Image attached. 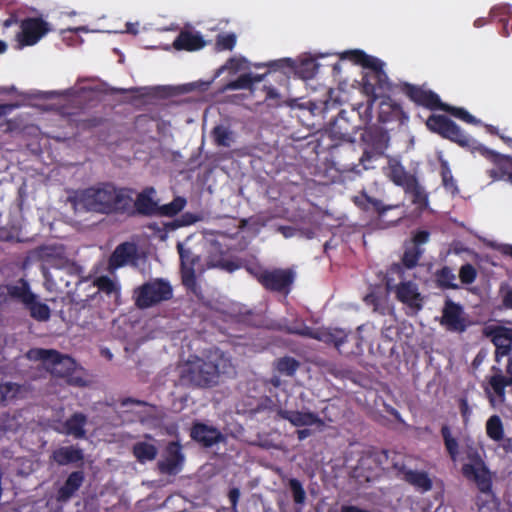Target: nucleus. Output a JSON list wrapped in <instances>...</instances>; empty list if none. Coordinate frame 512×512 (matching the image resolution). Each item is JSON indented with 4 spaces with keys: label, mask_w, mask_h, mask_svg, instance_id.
<instances>
[{
    "label": "nucleus",
    "mask_w": 512,
    "mask_h": 512,
    "mask_svg": "<svg viewBox=\"0 0 512 512\" xmlns=\"http://www.w3.org/2000/svg\"><path fill=\"white\" fill-rule=\"evenodd\" d=\"M440 110L445 111L468 124H480V120L476 119L473 115H471L466 109L462 107H454L446 103H443Z\"/></svg>",
    "instance_id": "nucleus-47"
},
{
    "label": "nucleus",
    "mask_w": 512,
    "mask_h": 512,
    "mask_svg": "<svg viewBox=\"0 0 512 512\" xmlns=\"http://www.w3.org/2000/svg\"><path fill=\"white\" fill-rule=\"evenodd\" d=\"M376 98L369 97L366 103H360L352 109V113L359 118L361 125H368L372 120V108Z\"/></svg>",
    "instance_id": "nucleus-46"
},
{
    "label": "nucleus",
    "mask_w": 512,
    "mask_h": 512,
    "mask_svg": "<svg viewBox=\"0 0 512 512\" xmlns=\"http://www.w3.org/2000/svg\"><path fill=\"white\" fill-rule=\"evenodd\" d=\"M486 434L495 441L500 442L504 438V428L501 418L498 415H492L486 422Z\"/></svg>",
    "instance_id": "nucleus-44"
},
{
    "label": "nucleus",
    "mask_w": 512,
    "mask_h": 512,
    "mask_svg": "<svg viewBox=\"0 0 512 512\" xmlns=\"http://www.w3.org/2000/svg\"><path fill=\"white\" fill-rule=\"evenodd\" d=\"M211 138L217 147L229 148L236 140V133L230 126L219 124L211 130Z\"/></svg>",
    "instance_id": "nucleus-34"
},
{
    "label": "nucleus",
    "mask_w": 512,
    "mask_h": 512,
    "mask_svg": "<svg viewBox=\"0 0 512 512\" xmlns=\"http://www.w3.org/2000/svg\"><path fill=\"white\" fill-rule=\"evenodd\" d=\"M355 64L369 69L362 77V87L368 97L377 98V91L384 90L388 86V76L384 71V63L374 56L366 54L362 50H352L344 53Z\"/></svg>",
    "instance_id": "nucleus-2"
},
{
    "label": "nucleus",
    "mask_w": 512,
    "mask_h": 512,
    "mask_svg": "<svg viewBox=\"0 0 512 512\" xmlns=\"http://www.w3.org/2000/svg\"><path fill=\"white\" fill-rule=\"evenodd\" d=\"M133 456L141 464L155 460L158 454V449L154 444L140 441L132 447Z\"/></svg>",
    "instance_id": "nucleus-37"
},
{
    "label": "nucleus",
    "mask_w": 512,
    "mask_h": 512,
    "mask_svg": "<svg viewBox=\"0 0 512 512\" xmlns=\"http://www.w3.org/2000/svg\"><path fill=\"white\" fill-rule=\"evenodd\" d=\"M364 302L367 306H371L374 312L386 315L389 311L388 294L380 289L370 291L365 297Z\"/></svg>",
    "instance_id": "nucleus-35"
},
{
    "label": "nucleus",
    "mask_w": 512,
    "mask_h": 512,
    "mask_svg": "<svg viewBox=\"0 0 512 512\" xmlns=\"http://www.w3.org/2000/svg\"><path fill=\"white\" fill-rule=\"evenodd\" d=\"M392 276L387 274V291L395 292L397 300L405 304L414 313L420 311L423 307V297L418 290L417 284L412 281H405V278L399 279L400 283L395 284V279Z\"/></svg>",
    "instance_id": "nucleus-11"
},
{
    "label": "nucleus",
    "mask_w": 512,
    "mask_h": 512,
    "mask_svg": "<svg viewBox=\"0 0 512 512\" xmlns=\"http://www.w3.org/2000/svg\"><path fill=\"white\" fill-rule=\"evenodd\" d=\"M205 46V40L199 33L181 31L173 42L176 50L197 51Z\"/></svg>",
    "instance_id": "nucleus-28"
},
{
    "label": "nucleus",
    "mask_w": 512,
    "mask_h": 512,
    "mask_svg": "<svg viewBox=\"0 0 512 512\" xmlns=\"http://www.w3.org/2000/svg\"><path fill=\"white\" fill-rule=\"evenodd\" d=\"M275 369L283 375L294 376L300 367V362L291 356L280 357L274 362Z\"/></svg>",
    "instance_id": "nucleus-43"
},
{
    "label": "nucleus",
    "mask_w": 512,
    "mask_h": 512,
    "mask_svg": "<svg viewBox=\"0 0 512 512\" xmlns=\"http://www.w3.org/2000/svg\"><path fill=\"white\" fill-rule=\"evenodd\" d=\"M180 228L185 226H190L195 224L198 221L202 220V216L199 214H195L192 212H185L181 214L180 217L177 218Z\"/></svg>",
    "instance_id": "nucleus-61"
},
{
    "label": "nucleus",
    "mask_w": 512,
    "mask_h": 512,
    "mask_svg": "<svg viewBox=\"0 0 512 512\" xmlns=\"http://www.w3.org/2000/svg\"><path fill=\"white\" fill-rule=\"evenodd\" d=\"M49 365L48 369L52 376L64 379L66 384L74 387H85L87 385L82 369L77 367L76 362L71 357L58 352V356L51 358Z\"/></svg>",
    "instance_id": "nucleus-9"
},
{
    "label": "nucleus",
    "mask_w": 512,
    "mask_h": 512,
    "mask_svg": "<svg viewBox=\"0 0 512 512\" xmlns=\"http://www.w3.org/2000/svg\"><path fill=\"white\" fill-rule=\"evenodd\" d=\"M263 66L270 68V71H284L285 69L292 70L294 68V61L290 58H282L274 61H270Z\"/></svg>",
    "instance_id": "nucleus-57"
},
{
    "label": "nucleus",
    "mask_w": 512,
    "mask_h": 512,
    "mask_svg": "<svg viewBox=\"0 0 512 512\" xmlns=\"http://www.w3.org/2000/svg\"><path fill=\"white\" fill-rule=\"evenodd\" d=\"M23 386L10 381L0 380V406H8L22 398Z\"/></svg>",
    "instance_id": "nucleus-32"
},
{
    "label": "nucleus",
    "mask_w": 512,
    "mask_h": 512,
    "mask_svg": "<svg viewBox=\"0 0 512 512\" xmlns=\"http://www.w3.org/2000/svg\"><path fill=\"white\" fill-rule=\"evenodd\" d=\"M84 480L85 475L83 471L71 472L64 484L57 490L56 500L60 503L68 502L83 485Z\"/></svg>",
    "instance_id": "nucleus-23"
},
{
    "label": "nucleus",
    "mask_w": 512,
    "mask_h": 512,
    "mask_svg": "<svg viewBox=\"0 0 512 512\" xmlns=\"http://www.w3.org/2000/svg\"><path fill=\"white\" fill-rule=\"evenodd\" d=\"M386 174L395 185L400 186L403 189L417 178L415 175L409 173L396 159L389 160L388 172Z\"/></svg>",
    "instance_id": "nucleus-27"
},
{
    "label": "nucleus",
    "mask_w": 512,
    "mask_h": 512,
    "mask_svg": "<svg viewBox=\"0 0 512 512\" xmlns=\"http://www.w3.org/2000/svg\"><path fill=\"white\" fill-rule=\"evenodd\" d=\"M441 177L442 184L446 189L456 188V183L454 181L452 172L448 167L447 163H443L441 165Z\"/></svg>",
    "instance_id": "nucleus-60"
},
{
    "label": "nucleus",
    "mask_w": 512,
    "mask_h": 512,
    "mask_svg": "<svg viewBox=\"0 0 512 512\" xmlns=\"http://www.w3.org/2000/svg\"><path fill=\"white\" fill-rule=\"evenodd\" d=\"M236 44V36L233 33L218 35L216 47L219 50H232Z\"/></svg>",
    "instance_id": "nucleus-56"
},
{
    "label": "nucleus",
    "mask_w": 512,
    "mask_h": 512,
    "mask_svg": "<svg viewBox=\"0 0 512 512\" xmlns=\"http://www.w3.org/2000/svg\"><path fill=\"white\" fill-rule=\"evenodd\" d=\"M495 361L497 363H500L501 358L505 356H510L511 350H512V344H504V345H498L495 346Z\"/></svg>",
    "instance_id": "nucleus-62"
},
{
    "label": "nucleus",
    "mask_w": 512,
    "mask_h": 512,
    "mask_svg": "<svg viewBox=\"0 0 512 512\" xmlns=\"http://www.w3.org/2000/svg\"><path fill=\"white\" fill-rule=\"evenodd\" d=\"M465 455L469 462L462 465V475L474 481L481 493L494 497L492 475L479 450L473 444L466 445Z\"/></svg>",
    "instance_id": "nucleus-4"
},
{
    "label": "nucleus",
    "mask_w": 512,
    "mask_h": 512,
    "mask_svg": "<svg viewBox=\"0 0 512 512\" xmlns=\"http://www.w3.org/2000/svg\"><path fill=\"white\" fill-rule=\"evenodd\" d=\"M190 437L205 448L226 441L225 435L218 428L198 421L192 424Z\"/></svg>",
    "instance_id": "nucleus-20"
},
{
    "label": "nucleus",
    "mask_w": 512,
    "mask_h": 512,
    "mask_svg": "<svg viewBox=\"0 0 512 512\" xmlns=\"http://www.w3.org/2000/svg\"><path fill=\"white\" fill-rule=\"evenodd\" d=\"M316 340L333 345L340 354L345 356L356 353L354 346L357 349L360 348V337L340 328H318Z\"/></svg>",
    "instance_id": "nucleus-8"
},
{
    "label": "nucleus",
    "mask_w": 512,
    "mask_h": 512,
    "mask_svg": "<svg viewBox=\"0 0 512 512\" xmlns=\"http://www.w3.org/2000/svg\"><path fill=\"white\" fill-rule=\"evenodd\" d=\"M476 277L477 271L472 264L466 263L461 266L459 270V278L462 284H472L476 280Z\"/></svg>",
    "instance_id": "nucleus-55"
},
{
    "label": "nucleus",
    "mask_w": 512,
    "mask_h": 512,
    "mask_svg": "<svg viewBox=\"0 0 512 512\" xmlns=\"http://www.w3.org/2000/svg\"><path fill=\"white\" fill-rule=\"evenodd\" d=\"M33 298V292L29 282L20 278L14 283L0 285V300L3 302L14 301L23 306Z\"/></svg>",
    "instance_id": "nucleus-17"
},
{
    "label": "nucleus",
    "mask_w": 512,
    "mask_h": 512,
    "mask_svg": "<svg viewBox=\"0 0 512 512\" xmlns=\"http://www.w3.org/2000/svg\"><path fill=\"white\" fill-rule=\"evenodd\" d=\"M459 410L463 418V421L466 423L469 420L472 413L468 400L466 398H461L459 400Z\"/></svg>",
    "instance_id": "nucleus-64"
},
{
    "label": "nucleus",
    "mask_w": 512,
    "mask_h": 512,
    "mask_svg": "<svg viewBox=\"0 0 512 512\" xmlns=\"http://www.w3.org/2000/svg\"><path fill=\"white\" fill-rule=\"evenodd\" d=\"M510 13V6L509 5H497L494 6L490 10V18L491 19H498L499 22L503 23V36H508V20L506 18L507 15Z\"/></svg>",
    "instance_id": "nucleus-53"
},
{
    "label": "nucleus",
    "mask_w": 512,
    "mask_h": 512,
    "mask_svg": "<svg viewBox=\"0 0 512 512\" xmlns=\"http://www.w3.org/2000/svg\"><path fill=\"white\" fill-rule=\"evenodd\" d=\"M352 200L359 209L376 213L380 217L384 216L388 210L397 207V205H384L381 200L369 196L365 191H361Z\"/></svg>",
    "instance_id": "nucleus-25"
},
{
    "label": "nucleus",
    "mask_w": 512,
    "mask_h": 512,
    "mask_svg": "<svg viewBox=\"0 0 512 512\" xmlns=\"http://www.w3.org/2000/svg\"><path fill=\"white\" fill-rule=\"evenodd\" d=\"M217 360V363L201 358L189 361L182 371V380L197 387H210L216 384L219 374L226 373L220 366L222 362H226L223 354Z\"/></svg>",
    "instance_id": "nucleus-3"
},
{
    "label": "nucleus",
    "mask_w": 512,
    "mask_h": 512,
    "mask_svg": "<svg viewBox=\"0 0 512 512\" xmlns=\"http://www.w3.org/2000/svg\"><path fill=\"white\" fill-rule=\"evenodd\" d=\"M185 455L178 441L169 442L164 450L163 459L157 463L162 474L177 475L183 468Z\"/></svg>",
    "instance_id": "nucleus-16"
},
{
    "label": "nucleus",
    "mask_w": 512,
    "mask_h": 512,
    "mask_svg": "<svg viewBox=\"0 0 512 512\" xmlns=\"http://www.w3.org/2000/svg\"><path fill=\"white\" fill-rule=\"evenodd\" d=\"M95 285L99 289V291L104 292L105 294L115 297L120 295V287L118 284L113 281L108 276H100L95 280Z\"/></svg>",
    "instance_id": "nucleus-51"
},
{
    "label": "nucleus",
    "mask_w": 512,
    "mask_h": 512,
    "mask_svg": "<svg viewBox=\"0 0 512 512\" xmlns=\"http://www.w3.org/2000/svg\"><path fill=\"white\" fill-rule=\"evenodd\" d=\"M71 201L76 210L104 215H121L132 209L131 188L116 187L110 182L78 190Z\"/></svg>",
    "instance_id": "nucleus-1"
},
{
    "label": "nucleus",
    "mask_w": 512,
    "mask_h": 512,
    "mask_svg": "<svg viewBox=\"0 0 512 512\" xmlns=\"http://www.w3.org/2000/svg\"><path fill=\"white\" fill-rule=\"evenodd\" d=\"M177 251L179 253L181 268L195 267L199 262V256L195 255L191 249L185 248L182 243H177Z\"/></svg>",
    "instance_id": "nucleus-52"
},
{
    "label": "nucleus",
    "mask_w": 512,
    "mask_h": 512,
    "mask_svg": "<svg viewBox=\"0 0 512 512\" xmlns=\"http://www.w3.org/2000/svg\"><path fill=\"white\" fill-rule=\"evenodd\" d=\"M400 90L417 106H422L431 111L440 110L442 107L443 102L439 95L423 86L405 82L400 86Z\"/></svg>",
    "instance_id": "nucleus-15"
},
{
    "label": "nucleus",
    "mask_w": 512,
    "mask_h": 512,
    "mask_svg": "<svg viewBox=\"0 0 512 512\" xmlns=\"http://www.w3.org/2000/svg\"><path fill=\"white\" fill-rule=\"evenodd\" d=\"M136 256V245L131 242H123L119 244L112 252L109 258V267L111 269L121 268L127 265L129 262L135 260Z\"/></svg>",
    "instance_id": "nucleus-24"
},
{
    "label": "nucleus",
    "mask_w": 512,
    "mask_h": 512,
    "mask_svg": "<svg viewBox=\"0 0 512 512\" xmlns=\"http://www.w3.org/2000/svg\"><path fill=\"white\" fill-rule=\"evenodd\" d=\"M474 152H478L495 165V168L488 170L489 176L494 181L506 179L512 184V158L510 156L497 153L479 142L475 145Z\"/></svg>",
    "instance_id": "nucleus-12"
},
{
    "label": "nucleus",
    "mask_w": 512,
    "mask_h": 512,
    "mask_svg": "<svg viewBox=\"0 0 512 512\" xmlns=\"http://www.w3.org/2000/svg\"><path fill=\"white\" fill-rule=\"evenodd\" d=\"M402 474L404 481L417 490L421 492H427L432 489L433 483L427 472L403 469Z\"/></svg>",
    "instance_id": "nucleus-31"
},
{
    "label": "nucleus",
    "mask_w": 512,
    "mask_h": 512,
    "mask_svg": "<svg viewBox=\"0 0 512 512\" xmlns=\"http://www.w3.org/2000/svg\"><path fill=\"white\" fill-rule=\"evenodd\" d=\"M499 293L501 296V307L506 310H512V286L501 285Z\"/></svg>",
    "instance_id": "nucleus-58"
},
{
    "label": "nucleus",
    "mask_w": 512,
    "mask_h": 512,
    "mask_svg": "<svg viewBox=\"0 0 512 512\" xmlns=\"http://www.w3.org/2000/svg\"><path fill=\"white\" fill-rule=\"evenodd\" d=\"M361 140L365 145L362 156L360 157V163L364 169H370L368 165L372 160L379 159L384 155L385 150L388 147L389 136L386 131L378 126L366 127L361 134Z\"/></svg>",
    "instance_id": "nucleus-7"
},
{
    "label": "nucleus",
    "mask_w": 512,
    "mask_h": 512,
    "mask_svg": "<svg viewBox=\"0 0 512 512\" xmlns=\"http://www.w3.org/2000/svg\"><path fill=\"white\" fill-rule=\"evenodd\" d=\"M492 375L488 378V383L494 394L500 398L505 396V389L512 386V378H507L503 375L502 369L499 366L493 365L491 367Z\"/></svg>",
    "instance_id": "nucleus-33"
},
{
    "label": "nucleus",
    "mask_w": 512,
    "mask_h": 512,
    "mask_svg": "<svg viewBox=\"0 0 512 512\" xmlns=\"http://www.w3.org/2000/svg\"><path fill=\"white\" fill-rule=\"evenodd\" d=\"M430 237V233L426 230H419L417 231L413 236V245L420 247V245L425 244L428 242Z\"/></svg>",
    "instance_id": "nucleus-63"
},
{
    "label": "nucleus",
    "mask_w": 512,
    "mask_h": 512,
    "mask_svg": "<svg viewBox=\"0 0 512 512\" xmlns=\"http://www.w3.org/2000/svg\"><path fill=\"white\" fill-rule=\"evenodd\" d=\"M186 199L181 196L175 197L170 203L157 207V214L160 216L173 217L177 215L186 206Z\"/></svg>",
    "instance_id": "nucleus-45"
},
{
    "label": "nucleus",
    "mask_w": 512,
    "mask_h": 512,
    "mask_svg": "<svg viewBox=\"0 0 512 512\" xmlns=\"http://www.w3.org/2000/svg\"><path fill=\"white\" fill-rule=\"evenodd\" d=\"M288 487L292 494L293 501L296 505L300 506V509L304 506L306 501V492L300 480L297 478H290L288 481Z\"/></svg>",
    "instance_id": "nucleus-49"
},
{
    "label": "nucleus",
    "mask_w": 512,
    "mask_h": 512,
    "mask_svg": "<svg viewBox=\"0 0 512 512\" xmlns=\"http://www.w3.org/2000/svg\"><path fill=\"white\" fill-rule=\"evenodd\" d=\"M440 324L449 332L463 333L469 327L470 321L462 305L448 298L444 302Z\"/></svg>",
    "instance_id": "nucleus-13"
},
{
    "label": "nucleus",
    "mask_w": 512,
    "mask_h": 512,
    "mask_svg": "<svg viewBox=\"0 0 512 512\" xmlns=\"http://www.w3.org/2000/svg\"><path fill=\"white\" fill-rule=\"evenodd\" d=\"M435 282L438 288L446 289H459V285L456 283V275L449 266H443L438 269L435 274Z\"/></svg>",
    "instance_id": "nucleus-38"
},
{
    "label": "nucleus",
    "mask_w": 512,
    "mask_h": 512,
    "mask_svg": "<svg viewBox=\"0 0 512 512\" xmlns=\"http://www.w3.org/2000/svg\"><path fill=\"white\" fill-rule=\"evenodd\" d=\"M423 254V250L417 246L407 247L401 258V263H393L389 270L388 275H396L398 279L405 278V270L415 268Z\"/></svg>",
    "instance_id": "nucleus-21"
},
{
    "label": "nucleus",
    "mask_w": 512,
    "mask_h": 512,
    "mask_svg": "<svg viewBox=\"0 0 512 512\" xmlns=\"http://www.w3.org/2000/svg\"><path fill=\"white\" fill-rule=\"evenodd\" d=\"M426 127L429 131L440 135L442 138L457 143L463 148L474 152L477 140L465 134L461 128L445 115L432 114L426 120Z\"/></svg>",
    "instance_id": "nucleus-6"
},
{
    "label": "nucleus",
    "mask_w": 512,
    "mask_h": 512,
    "mask_svg": "<svg viewBox=\"0 0 512 512\" xmlns=\"http://www.w3.org/2000/svg\"><path fill=\"white\" fill-rule=\"evenodd\" d=\"M172 297L173 288L169 281L163 278L152 279L133 290L134 304L141 310L154 307Z\"/></svg>",
    "instance_id": "nucleus-5"
},
{
    "label": "nucleus",
    "mask_w": 512,
    "mask_h": 512,
    "mask_svg": "<svg viewBox=\"0 0 512 512\" xmlns=\"http://www.w3.org/2000/svg\"><path fill=\"white\" fill-rule=\"evenodd\" d=\"M505 326H496L490 330L488 335L491 337V341L495 346L504 345V344H512V340L505 333Z\"/></svg>",
    "instance_id": "nucleus-54"
},
{
    "label": "nucleus",
    "mask_w": 512,
    "mask_h": 512,
    "mask_svg": "<svg viewBox=\"0 0 512 512\" xmlns=\"http://www.w3.org/2000/svg\"><path fill=\"white\" fill-rule=\"evenodd\" d=\"M407 119L400 104L393 102L391 99L382 100L379 105L378 120L386 124L391 122H399L402 124Z\"/></svg>",
    "instance_id": "nucleus-26"
},
{
    "label": "nucleus",
    "mask_w": 512,
    "mask_h": 512,
    "mask_svg": "<svg viewBox=\"0 0 512 512\" xmlns=\"http://www.w3.org/2000/svg\"><path fill=\"white\" fill-rule=\"evenodd\" d=\"M135 191L131 188V207L129 212H122L121 215L135 216L137 214L143 216H152L157 214L158 204L152 198V194L155 193L153 187H149L140 192L136 199H133Z\"/></svg>",
    "instance_id": "nucleus-19"
},
{
    "label": "nucleus",
    "mask_w": 512,
    "mask_h": 512,
    "mask_svg": "<svg viewBox=\"0 0 512 512\" xmlns=\"http://www.w3.org/2000/svg\"><path fill=\"white\" fill-rule=\"evenodd\" d=\"M25 309L29 311L31 318L38 322H46L51 317L50 307L38 300V296L33 293L32 300L24 305Z\"/></svg>",
    "instance_id": "nucleus-36"
},
{
    "label": "nucleus",
    "mask_w": 512,
    "mask_h": 512,
    "mask_svg": "<svg viewBox=\"0 0 512 512\" xmlns=\"http://www.w3.org/2000/svg\"><path fill=\"white\" fill-rule=\"evenodd\" d=\"M277 416L288 421L294 427L316 426L319 430L325 427V422L319 415L311 411L287 410L279 408Z\"/></svg>",
    "instance_id": "nucleus-18"
},
{
    "label": "nucleus",
    "mask_w": 512,
    "mask_h": 512,
    "mask_svg": "<svg viewBox=\"0 0 512 512\" xmlns=\"http://www.w3.org/2000/svg\"><path fill=\"white\" fill-rule=\"evenodd\" d=\"M88 422L87 416L82 412H75L63 424V432L73 436L75 439L86 437L85 426Z\"/></svg>",
    "instance_id": "nucleus-29"
},
{
    "label": "nucleus",
    "mask_w": 512,
    "mask_h": 512,
    "mask_svg": "<svg viewBox=\"0 0 512 512\" xmlns=\"http://www.w3.org/2000/svg\"><path fill=\"white\" fill-rule=\"evenodd\" d=\"M182 283L187 288H192L196 285L195 267L181 268Z\"/></svg>",
    "instance_id": "nucleus-59"
},
{
    "label": "nucleus",
    "mask_w": 512,
    "mask_h": 512,
    "mask_svg": "<svg viewBox=\"0 0 512 512\" xmlns=\"http://www.w3.org/2000/svg\"><path fill=\"white\" fill-rule=\"evenodd\" d=\"M295 280V272L290 269L274 268L257 274V281L270 292L288 295Z\"/></svg>",
    "instance_id": "nucleus-10"
},
{
    "label": "nucleus",
    "mask_w": 512,
    "mask_h": 512,
    "mask_svg": "<svg viewBox=\"0 0 512 512\" xmlns=\"http://www.w3.org/2000/svg\"><path fill=\"white\" fill-rule=\"evenodd\" d=\"M51 458L60 466H65L72 463H78L83 461L84 453L83 450L71 446H63L53 451Z\"/></svg>",
    "instance_id": "nucleus-30"
},
{
    "label": "nucleus",
    "mask_w": 512,
    "mask_h": 512,
    "mask_svg": "<svg viewBox=\"0 0 512 512\" xmlns=\"http://www.w3.org/2000/svg\"><path fill=\"white\" fill-rule=\"evenodd\" d=\"M58 356V351L54 349L31 348L26 353V358L31 361H42L49 364L52 357Z\"/></svg>",
    "instance_id": "nucleus-48"
},
{
    "label": "nucleus",
    "mask_w": 512,
    "mask_h": 512,
    "mask_svg": "<svg viewBox=\"0 0 512 512\" xmlns=\"http://www.w3.org/2000/svg\"><path fill=\"white\" fill-rule=\"evenodd\" d=\"M440 432L447 454L453 462H456L459 458V442L457 438L452 435L451 428L447 424L441 427Z\"/></svg>",
    "instance_id": "nucleus-40"
},
{
    "label": "nucleus",
    "mask_w": 512,
    "mask_h": 512,
    "mask_svg": "<svg viewBox=\"0 0 512 512\" xmlns=\"http://www.w3.org/2000/svg\"><path fill=\"white\" fill-rule=\"evenodd\" d=\"M359 128H361V124H352L345 110H340L335 119L330 123L332 136L340 140L350 139Z\"/></svg>",
    "instance_id": "nucleus-22"
},
{
    "label": "nucleus",
    "mask_w": 512,
    "mask_h": 512,
    "mask_svg": "<svg viewBox=\"0 0 512 512\" xmlns=\"http://www.w3.org/2000/svg\"><path fill=\"white\" fill-rule=\"evenodd\" d=\"M21 31L16 35L19 48L35 45L49 32V25L39 17H28L21 21Z\"/></svg>",
    "instance_id": "nucleus-14"
},
{
    "label": "nucleus",
    "mask_w": 512,
    "mask_h": 512,
    "mask_svg": "<svg viewBox=\"0 0 512 512\" xmlns=\"http://www.w3.org/2000/svg\"><path fill=\"white\" fill-rule=\"evenodd\" d=\"M404 191L412 196V203L417 205L421 210L427 208L429 204L428 194L419 184L417 178L404 188Z\"/></svg>",
    "instance_id": "nucleus-39"
},
{
    "label": "nucleus",
    "mask_w": 512,
    "mask_h": 512,
    "mask_svg": "<svg viewBox=\"0 0 512 512\" xmlns=\"http://www.w3.org/2000/svg\"><path fill=\"white\" fill-rule=\"evenodd\" d=\"M19 427L20 422L16 415L8 412L0 413V437L7 432H16Z\"/></svg>",
    "instance_id": "nucleus-50"
},
{
    "label": "nucleus",
    "mask_w": 512,
    "mask_h": 512,
    "mask_svg": "<svg viewBox=\"0 0 512 512\" xmlns=\"http://www.w3.org/2000/svg\"><path fill=\"white\" fill-rule=\"evenodd\" d=\"M264 77L265 75L242 74L236 80L227 83L225 88L227 90L250 89L253 83L261 82Z\"/></svg>",
    "instance_id": "nucleus-42"
},
{
    "label": "nucleus",
    "mask_w": 512,
    "mask_h": 512,
    "mask_svg": "<svg viewBox=\"0 0 512 512\" xmlns=\"http://www.w3.org/2000/svg\"><path fill=\"white\" fill-rule=\"evenodd\" d=\"M271 328L278 331H284L287 334L298 335L316 340L318 328H313L303 324L301 327L286 326L280 323H274Z\"/></svg>",
    "instance_id": "nucleus-41"
}]
</instances>
